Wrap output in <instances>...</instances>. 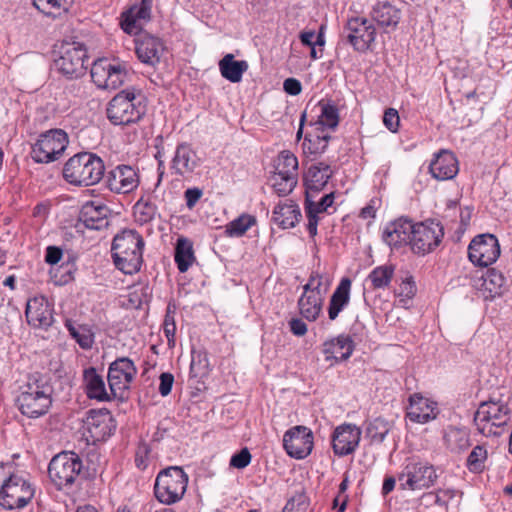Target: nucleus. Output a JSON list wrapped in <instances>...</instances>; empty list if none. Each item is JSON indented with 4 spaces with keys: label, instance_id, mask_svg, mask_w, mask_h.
<instances>
[{
    "label": "nucleus",
    "instance_id": "nucleus-1",
    "mask_svg": "<svg viewBox=\"0 0 512 512\" xmlns=\"http://www.w3.org/2000/svg\"><path fill=\"white\" fill-rule=\"evenodd\" d=\"M143 246V238L136 230L125 229L115 235L111 253L116 268L124 274L138 272L143 261Z\"/></svg>",
    "mask_w": 512,
    "mask_h": 512
},
{
    "label": "nucleus",
    "instance_id": "nucleus-2",
    "mask_svg": "<svg viewBox=\"0 0 512 512\" xmlns=\"http://www.w3.org/2000/svg\"><path fill=\"white\" fill-rule=\"evenodd\" d=\"M102 159L93 153H78L65 163L64 179L75 186H91L98 183L104 175Z\"/></svg>",
    "mask_w": 512,
    "mask_h": 512
},
{
    "label": "nucleus",
    "instance_id": "nucleus-3",
    "mask_svg": "<svg viewBox=\"0 0 512 512\" xmlns=\"http://www.w3.org/2000/svg\"><path fill=\"white\" fill-rule=\"evenodd\" d=\"M51 403L49 387L41 376L37 373L29 375L16 398L20 412L29 418H38L47 413Z\"/></svg>",
    "mask_w": 512,
    "mask_h": 512
},
{
    "label": "nucleus",
    "instance_id": "nucleus-4",
    "mask_svg": "<svg viewBox=\"0 0 512 512\" xmlns=\"http://www.w3.org/2000/svg\"><path fill=\"white\" fill-rule=\"evenodd\" d=\"M83 468L78 454L64 451L52 458L48 467L50 480L57 489L70 488L79 477Z\"/></svg>",
    "mask_w": 512,
    "mask_h": 512
},
{
    "label": "nucleus",
    "instance_id": "nucleus-5",
    "mask_svg": "<svg viewBox=\"0 0 512 512\" xmlns=\"http://www.w3.org/2000/svg\"><path fill=\"white\" fill-rule=\"evenodd\" d=\"M508 415L509 408L506 403L491 399L480 404L474 415V423L482 435L499 436L498 429L507 423Z\"/></svg>",
    "mask_w": 512,
    "mask_h": 512
},
{
    "label": "nucleus",
    "instance_id": "nucleus-6",
    "mask_svg": "<svg viewBox=\"0 0 512 512\" xmlns=\"http://www.w3.org/2000/svg\"><path fill=\"white\" fill-rule=\"evenodd\" d=\"M35 489L23 476L10 473L0 488V505L8 510L23 508L33 498Z\"/></svg>",
    "mask_w": 512,
    "mask_h": 512
},
{
    "label": "nucleus",
    "instance_id": "nucleus-7",
    "mask_svg": "<svg viewBox=\"0 0 512 512\" xmlns=\"http://www.w3.org/2000/svg\"><path fill=\"white\" fill-rule=\"evenodd\" d=\"M438 478L433 465L425 461H410L398 474L399 489L421 490L433 486Z\"/></svg>",
    "mask_w": 512,
    "mask_h": 512
},
{
    "label": "nucleus",
    "instance_id": "nucleus-8",
    "mask_svg": "<svg viewBox=\"0 0 512 512\" xmlns=\"http://www.w3.org/2000/svg\"><path fill=\"white\" fill-rule=\"evenodd\" d=\"M87 52L82 43H64L60 48V56L55 60V68L68 79L79 78L85 74Z\"/></svg>",
    "mask_w": 512,
    "mask_h": 512
},
{
    "label": "nucleus",
    "instance_id": "nucleus-9",
    "mask_svg": "<svg viewBox=\"0 0 512 512\" xmlns=\"http://www.w3.org/2000/svg\"><path fill=\"white\" fill-rule=\"evenodd\" d=\"M135 99V94L127 90L115 95L106 109L110 122L114 125H128L138 121L143 114V109L135 104Z\"/></svg>",
    "mask_w": 512,
    "mask_h": 512
},
{
    "label": "nucleus",
    "instance_id": "nucleus-10",
    "mask_svg": "<svg viewBox=\"0 0 512 512\" xmlns=\"http://www.w3.org/2000/svg\"><path fill=\"white\" fill-rule=\"evenodd\" d=\"M67 144V134L63 130H50L32 146L31 157L38 163L55 161L63 154Z\"/></svg>",
    "mask_w": 512,
    "mask_h": 512
},
{
    "label": "nucleus",
    "instance_id": "nucleus-11",
    "mask_svg": "<svg viewBox=\"0 0 512 512\" xmlns=\"http://www.w3.org/2000/svg\"><path fill=\"white\" fill-rule=\"evenodd\" d=\"M444 236L443 227L434 221L413 223L410 246L414 253L425 255L433 251Z\"/></svg>",
    "mask_w": 512,
    "mask_h": 512
},
{
    "label": "nucleus",
    "instance_id": "nucleus-12",
    "mask_svg": "<svg viewBox=\"0 0 512 512\" xmlns=\"http://www.w3.org/2000/svg\"><path fill=\"white\" fill-rule=\"evenodd\" d=\"M91 78L100 89H117L127 78V70L120 64H113L107 58H100L93 62Z\"/></svg>",
    "mask_w": 512,
    "mask_h": 512
},
{
    "label": "nucleus",
    "instance_id": "nucleus-13",
    "mask_svg": "<svg viewBox=\"0 0 512 512\" xmlns=\"http://www.w3.org/2000/svg\"><path fill=\"white\" fill-rule=\"evenodd\" d=\"M136 373V367L129 358L123 357L112 362L107 375L111 395L114 398H122Z\"/></svg>",
    "mask_w": 512,
    "mask_h": 512
},
{
    "label": "nucleus",
    "instance_id": "nucleus-14",
    "mask_svg": "<svg viewBox=\"0 0 512 512\" xmlns=\"http://www.w3.org/2000/svg\"><path fill=\"white\" fill-rule=\"evenodd\" d=\"M500 255L497 238L492 234L476 236L468 247L470 261L478 266L487 267L494 263Z\"/></svg>",
    "mask_w": 512,
    "mask_h": 512
},
{
    "label": "nucleus",
    "instance_id": "nucleus-15",
    "mask_svg": "<svg viewBox=\"0 0 512 512\" xmlns=\"http://www.w3.org/2000/svg\"><path fill=\"white\" fill-rule=\"evenodd\" d=\"M84 427L93 442L104 441L114 433L116 422L108 409H91L87 412Z\"/></svg>",
    "mask_w": 512,
    "mask_h": 512
},
{
    "label": "nucleus",
    "instance_id": "nucleus-16",
    "mask_svg": "<svg viewBox=\"0 0 512 512\" xmlns=\"http://www.w3.org/2000/svg\"><path fill=\"white\" fill-rule=\"evenodd\" d=\"M283 446L291 457L304 459L313 449V433L305 426H295L285 432Z\"/></svg>",
    "mask_w": 512,
    "mask_h": 512
},
{
    "label": "nucleus",
    "instance_id": "nucleus-17",
    "mask_svg": "<svg viewBox=\"0 0 512 512\" xmlns=\"http://www.w3.org/2000/svg\"><path fill=\"white\" fill-rule=\"evenodd\" d=\"M188 476L179 466H170L162 469V504H173L179 501L187 488Z\"/></svg>",
    "mask_w": 512,
    "mask_h": 512
},
{
    "label": "nucleus",
    "instance_id": "nucleus-18",
    "mask_svg": "<svg viewBox=\"0 0 512 512\" xmlns=\"http://www.w3.org/2000/svg\"><path fill=\"white\" fill-rule=\"evenodd\" d=\"M345 29L348 31L349 43L358 51H366L375 41L376 29L364 17H354L348 20Z\"/></svg>",
    "mask_w": 512,
    "mask_h": 512
},
{
    "label": "nucleus",
    "instance_id": "nucleus-19",
    "mask_svg": "<svg viewBox=\"0 0 512 512\" xmlns=\"http://www.w3.org/2000/svg\"><path fill=\"white\" fill-rule=\"evenodd\" d=\"M361 430L355 424L345 423L337 426L332 434V448L335 455L343 457L352 454L359 445Z\"/></svg>",
    "mask_w": 512,
    "mask_h": 512
},
{
    "label": "nucleus",
    "instance_id": "nucleus-20",
    "mask_svg": "<svg viewBox=\"0 0 512 512\" xmlns=\"http://www.w3.org/2000/svg\"><path fill=\"white\" fill-rule=\"evenodd\" d=\"M411 233H413L412 220L399 218L385 225L382 240L390 248H399L405 244H410Z\"/></svg>",
    "mask_w": 512,
    "mask_h": 512
},
{
    "label": "nucleus",
    "instance_id": "nucleus-21",
    "mask_svg": "<svg viewBox=\"0 0 512 512\" xmlns=\"http://www.w3.org/2000/svg\"><path fill=\"white\" fill-rule=\"evenodd\" d=\"M152 0H141V3L132 5L121 15V28L130 35H136L142 24L150 19Z\"/></svg>",
    "mask_w": 512,
    "mask_h": 512
},
{
    "label": "nucleus",
    "instance_id": "nucleus-22",
    "mask_svg": "<svg viewBox=\"0 0 512 512\" xmlns=\"http://www.w3.org/2000/svg\"><path fill=\"white\" fill-rule=\"evenodd\" d=\"M29 325L34 328H48L53 323L52 308L44 296H38L27 302L25 310Z\"/></svg>",
    "mask_w": 512,
    "mask_h": 512
},
{
    "label": "nucleus",
    "instance_id": "nucleus-23",
    "mask_svg": "<svg viewBox=\"0 0 512 512\" xmlns=\"http://www.w3.org/2000/svg\"><path fill=\"white\" fill-rule=\"evenodd\" d=\"M136 171L128 165H119L108 174L107 185L112 192L130 193L138 186Z\"/></svg>",
    "mask_w": 512,
    "mask_h": 512
},
{
    "label": "nucleus",
    "instance_id": "nucleus-24",
    "mask_svg": "<svg viewBox=\"0 0 512 512\" xmlns=\"http://www.w3.org/2000/svg\"><path fill=\"white\" fill-rule=\"evenodd\" d=\"M109 208L99 202L90 201L85 203L79 213V221L88 229L101 230L109 224Z\"/></svg>",
    "mask_w": 512,
    "mask_h": 512
},
{
    "label": "nucleus",
    "instance_id": "nucleus-25",
    "mask_svg": "<svg viewBox=\"0 0 512 512\" xmlns=\"http://www.w3.org/2000/svg\"><path fill=\"white\" fill-rule=\"evenodd\" d=\"M433 178L439 181L453 179L459 172V163L455 154L449 150H441L435 154L429 165Z\"/></svg>",
    "mask_w": 512,
    "mask_h": 512
},
{
    "label": "nucleus",
    "instance_id": "nucleus-26",
    "mask_svg": "<svg viewBox=\"0 0 512 512\" xmlns=\"http://www.w3.org/2000/svg\"><path fill=\"white\" fill-rule=\"evenodd\" d=\"M406 417L414 423H427L436 417V403L420 394H413L409 397Z\"/></svg>",
    "mask_w": 512,
    "mask_h": 512
},
{
    "label": "nucleus",
    "instance_id": "nucleus-27",
    "mask_svg": "<svg viewBox=\"0 0 512 512\" xmlns=\"http://www.w3.org/2000/svg\"><path fill=\"white\" fill-rule=\"evenodd\" d=\"M83 385L89 399L101 402L114 399L111 391H107L103 377L97 373L94 367L86 368L83 371Z\"/></svg>",
    "mask_w": 512,
    "mask_h": 512
},
{
    "label": "nucleus",
    "instance_id": "nucleus-28",
    "mask_svg": "<svg viewBox=\"0 0 512 512\" xmlns=\"http://www.w3.org/2000/svg\"><path fill=\"white\" fill-rule=\"evenodd\" d=\"M354 350L353 340L348 335L338 337L323 343L322 352L326 361L335 362L347 360Z\"/></svg>",
    "mask_w": 512,
    "mask_h": 512
},
{
    "label": "nucleus",
    "instance_id": "nucleus-29",
    "mask_svg": "<svg viewBox=\"0 0 512 512\" xmlns=\"http://www.w3.org/2000/svg\"><path fill=\"white\" fill-rule=\"evenodd\" d=\"M371 18L383 28L395 29L401 19V11L389 1H378L370 12Z\"/></svg>",
    "mask_w": 512,
    "mask_h": 512
},
{
    "label": "nucleus",
    "instance_id": "nucleus-30",
    "mask_svg": "<svg viewBox=\"0 0 512 512\" xmlns=\"http://www.w3.org/2000/svg\"><path fill=\"white\" fill-rule=\"evenodd\" d=\"M351 285V280L348 277H344L340 280L331 295L328 306V317L331 321H334L339 316L340 312L348 306L350 302Z\"/></svg>",
    "mask_w": 512,
    "mask_h": 512
},
{
    "label": "nucleus",
    "instance_id": "nucleus-31",
    "mask_svg": "<svg viewBox=\"0 0 512 512\" xmlns=\"http://www.w3.org/2000/svg\"><path fill=\"white\" fill-rule=\"evenodd\" d=\"M333 171L329 164L324 162H318L312 164L306 173L305 183L307 192H319L322 190L329 179L332 177Z\"/></svg>",
    "mask_w": 512,
    "mask_h": 512
},
{
    "label": "nucleus",
    "instance_id": "nucleus-32",
    "mask_svg": "<svg viewBox=\"0 0 512 512\" xmlns=\"http://www.w3.org/2000/svg\"><path fill=\"white\" fill-rule=\"evenodd\" d=\"M301 217V210L293 201L279 203L273 210V221L283 229L295 227Z\"/></svg>",
    "mask_w": 512,
    "mask_h": 512
},
{
    "label": "nucleus",
    "instance_id": "nucleus-33",
    "mask_svg": "<svg viewBox=\"0 0 512 512\" xmlns=\"http://www.w3.org/2000/svg\"><path fill=\"white\" fill-rule=\"evenodd\" d=\"M197 165V156L190 146L183 144L177 147L175 156L172 160V169L177 174L182 176L191 174Z\"/></svg>",
    "mask_w": 512,
    "mask_h": 512
},
{
    "label": "nucleus",
    "instance_id": "nucleus-34",
    "mask_svg": "<svg viewBox=\"0 0 512 512\" xmlns=\"http://www.w3.org/2000/svg\"><path fill=\"white\" fill-rule=\"evenodd\" d=\"M248 63L245 60H235L233 54H226L219 61V70L223 78L232 83L242 80L243 74L248 70Z\"/></svg>",
    "mask_w": 512,
    "mask_h": 512
},
{
    "label": "nucleus",
    "instance_id": "nucleus-35",
    "mask_svg": "<svg viewBox=\"0 0 512 512\" xmlns=\"http://www.w3.org/2000/svg\"><path fill=\"white\" fill-rule=\"evenodd\" d=\"M323 303L324 298L303 290L302 295L298 299L297 305L300 315L307 321L313 322L319 317L323 308Z\"/></svg>",
    "mask_w": 512,
    "mask_h": 512
},
{
    "label": "nucleus",
    "instance_id": "nucleus-36",
    "mask_svg": "<svg viewBox=\"0 0 512 512\" xmlns=\"http://www.w3.org/2000/svg\"><path fill=\"white\" fill-rule=\"evenodd\" d=\"M174 259L181 273L188 271L196 260L191 241L183 237L177 240Z\"/></svg>",
    "mask_w": 512,
    "mask_h": 512
},
{
    "label": "nucleus",
    "instance_id": "nucleus-37",
    "mask_svg": "<svg viewBox=\"0 0 512 512\" xmlns=\"http://www.w3.org/2000/svg\"><path fill=\"white\" fill-rule=\"evenodd\" d=\"M136 53L140 61L149 66H155L160 62L158 41L153 37L145 38L137 43Z\"/></svg>",
    "mask_w": 512,
    "mask_h": 512
},
{
    "label": "nucleus",
    "instance_id": "nucleus-38",
    "mask_svg": "<svg viewBox=\"0 0 512 512\" xmlns=\"http://www.w3.org/2000/svg\"><path fill=\"white\" fill-rule=\"evenodd\" d=\"M332 283V278L328 273H321L319 271H312L309 276L308 282L303 286L305 292H311L325 299Z\"/></svg>",
    "mask_w": 512,
    "mask_h": 512
},
{
    "label": "nucleus",
    "instance_id": "nucleus-39",
    "mask_svg": "<svg viewBox=\"0 0 512 512\" xmlns=\"http://www.w3.org/2000/svg\"><path fill=\"white\" fill-rule=\"evenodd\" d=\"M330 139L331 136L324 131L317 135L307 134L302 143L303 151L305 154L321 155L326 151Z\"/></svg>",
    "mask_w": 512,
    "mask_h": 512
},
{
    "label": "nucleus",
    "instance_id": "nucleus-40",
    "mask_svg": "<svg viewBox=\"0 0 512 512\" xmlns=\"http://www.w3.org/2000/svg\"><path fill=\"white\" fill-rule=\"evenodd\" d=\"M32 3L43 14L56 16L68 11L73 0H32Z\"/></svg>",
    "mask_w": 512,
    "mask_h": 512
},
{
    "label": "nucleus",
    "instance_id": "nucleus-41",
    "mask_svg": "<svg viewBox=\"0 0 512 512\" xmlns=\"http://www.w3.org/2000/svg\"><path fill=\"white\" fill-rule=\"evenodd\" d=\"M156 196L148 197L147 199L141 198L134 206V215L136 218V221L140 222L141 224L147 223L151 221L156 212H157V205H156Z\"/></svg>",
    "mask_w": 512,
    "mask_h": 512
},
{
    "label": "nucleus",
    "instance_id": "nucleus-42",
    "mask_svg": "<svg viewBox=\"0 0 512 512\" xmlns=\"http://www.w3.org/2000/svg\"><path fill=\"white\" fill-rule=\"evenodd\" d=\"M210 363L208 354L205 351H192L190 374L194 378H203L209 374Z\"/></svg>",
    "mask_w": 512,
    "mask_h": 512
},
{
    "label": "nucleus",
    "instance_id": "nucleus-43",
    "mask_svg": "<svg viewBox=\"0 0 512 512\" xmlns=\"http://www.w3.org/2000/svg\"><path fill=\"white\" fill-rule=\"evenodd\" d=\"M275 169V172L277 173H283L285 175H291L297 178L298 159L290 151L284 150L279 154L277 158Z\"/></svg>",
    "mask_w": 512,
    "mask_h": 512
},
{
    "label": "nucleus",
    "instance_id": "nucleus-44",
    "mask_svg": "<svg viewBox=\"0 0 512 512\" xmlns=\"http://www.w3.org/2000/svg\"><path fill=\"white\" fill-rule=\"evenodd\" d=\"M393 274L394 268L391 265H383L374 268L370 272L368 279L374 289H381L390 284Z\"/></svg>",
    "mask_w": 512,
    "mask_h": 512
},
{
    "label": "nucleus",
    "instance_id": "nucleus-45",
    "mask_svg": "<svg viewBox=\"0 0 512 512\" xmlns=\"http://www.w3.org/2000/svg\"><path fill=\"white\" fill-rule=\"evenodd\" d=\"M271 185L279 196H286L293 191L297 184V178L291 175L274 172L270 177Z\"/></svg>",
    "mask_w": 512,
    "mask_h": 512
},
{
    "label": "nucleus",
    "instance_id": "nucleus-46",
    "mask_svg": "<svg viewBox=\"0 0 512 512\" xmlns=\"http://www.w3.org/2000/svg\"><path fill=\"white\" fill-rule=\"evenodd\" d=\"M256 223L254 216L242 214L226 226V234L230 237H240Z\"/></svg>",
    "mask_w": 512,
    "mask_h": 512
},
{
    "label": "nucleus",
    "instance_id": "nucleus-47",
    "mask_svg": "<svg viewBox=\"0 0 512 512\" xmlns=\"http://www.w3.org/2000/svg\"><path fill=\"white\" fill-rule=\"evenodd\" d=\"M445 441L452 451H462L469 446V435L463 429L450 428L445 434Z\"/></svg>",
    "mask_w": 512,
    "mask_h": 512
},
{
    "label": "nucleus",
    "instance_id": "nucleus-48",
    "mask_svg": "<svg viewBox=\"0 0 512 512\" xmlns=\"http://www.w3.org/2000/svg\"><path fill=\"white\" fill-rule=\"evenodd\" d=\"M321 113L318 117V124L323 128L334 130L339 124V111L332 103H320Z\"/></svg>",
    "mask_w": 512,
    "mask_h": 512
},
{
    "label": "nucleus",
    "instance_id": "nucleus-49",
    "mask_svg": "<svg viewBox=\"0 0 512 512\" xmlns=\"http://www.w3.org/2000/svg\"><path fill=\"white\" fill-rule=\"evenodd\" d=\"M482 286L491 296L500 295L501 289L505 284V277L496 269H489L482 277Z\"/></svg>",
    "mask_w": 512,
    "mask_h": 512
},
{
    "label": "nucleus",
    "instance_id": "nucleus-50",
    "mask_svg": "<svg viewBox=\"0 0 512 512\" xmlns=\"http://www.w3.org/2000/svg\"><path fill=\"white\" fill-rule=\"evenodd\" d=\"M366 431L373 442L382 443L390 431V424L383 418H375L369 423Z\"/></svg>",
    "mask_w": 512,
    "mask_h": 512
},
{
    "label": "nucleus",
    "instance_id": "nucleus-51",
    "mask_svg": "<svg viewBox=\"0 0 512 512\" xmlns=\"http://www.w3.org/2000/svg\"><path fill=\"white\" fill-rule=\"evenodd\" d=\"M486 460L487 450L483 446L477 445L467 458V468L470 472L481 473L485 468Z\"/></svg>",
    "mask_w": 512,
    "mask_h": 512
},
{
    "label": "nucleus",
    "instance_id": "nucleus-52",
    "mask_svg": "<svg viewBox=\"0 0 512 512\" xmlns=\"http://www.w3.org/2000/svg\"><path fill=\"white\" fill-rule=\"evenodd\" d=\"M335 194L333 192L326 194L319 201L315 202L310 200V193L307 192L305 200V211H313V214L318 216L319 213L326 212L329 207L334 203Z\"/></svg>",
    "mask_w": 512,
    "mask_h": 512
},
{
    "label": "nucleus",
    "instance_id": "nucleus-53",
    "mask_svg": "<svg viewBox=\"0 0 512 512\" xmlns=\"http://www.w3.org/2000/svg\"><path fill=\"white\" fill-rule=\"evenodd\" d=\"M70 335L76 340L79 346L83 349H89L93 345V337L89 331L81 328H76L71 320H67L65 323Z\"/></svg>",
    "mask_w": 512,
    "mask_h": 512
},
{
    "label": "nucleus",
    "instance_id": "nucleus-54",
    "mask_svg": "<svg viewBox=\"0 0 512 512\" xmlns=\"http://www.w3.org/2000/svg\"><path fill=\"white\" fill-rule=\"evenodd\" d=\"M251 462V454L247 448H243L240 452L234 454L230 459V466L243 469Z\"/></svg>",
    "mask_w": 512,
    "mask_h": 512
},
{
    "label": "nucleus",
    "instance_id": "nucleus-55",
    "mask_svg": "<svg viewBox=\"0 0 512 512\" xmlns=\"http://www.w3.org/2000/svg\"><path fill=\"white\" fill-rule=\"evenodd\" d=\"M399 115L397 110L389 108L385 111L383 116V123L391 132H396L399 127Z\"/></svg>",
    "mask_w": 512,
    "mask_h": 512
},
{
    "label": "nucleus",
    "instance_id": "nucleus-56",
    "mask_svg": "<svg viewBox=\"0 0 512 512\" xmlns=\"http://www.w3.org/2000/svg\"><path fill=\"white\" fill-rule=\"evenodd\" d=\"M288 325L291 333L298 337L304 336L308 331L306 323L300 318H292Z\"/></svg>",
    "mask_w": 512,
    "mask_h": 512
},
{
    "label": "nucleus",
    "instance_id": "nucleus-57",
    "mask_svg": "<svg viewBox=\"0 0 512 512\" xmlns=\"http://www.w3.org/2000/svg\"><path fill=\"white\" fill-rule=\"evenodd\" d=\"M203 195V191L197 187L189 188L185 191L186 205L192 209Z\"/></svg>",
    "mask_w": 512,
    "mask_h": 512
},
{
    "label": "nucleus",
    "instance_id": "nucleus-58",
    "mask_svg": "<svg viewBox=\"0 0 512 512\" xmlns=\"http://www.w3.org/2000/svg\"><path fill=\"white\" fill-rule=\"evenodd\" d=\"M284 91L292 96L300 94L302 86L299 80L295 78H287L283 83Z\"/></svg>",
    "mask_w": 512,
    "mask_h": 512
},
{
    "label": "nucleus",
    "instance_id": "nucleus-59",
    "mask_svg": "<svg viewBox=\"0 0 512 512\" xmlns=\"http://www.w3.org/2000/svg\"><path fill=\"white\" fill-rule=\"evenodd\" d=\"M62 258V250L56 246H49L46 249L45 261L49 264H57Z\"/></svg>",
    "mask_w": 512,
    "mask_h": 512
},
{
    "label": "nucleus",
    "instance_id": "nucleus-60",
    "mask_svg": "<svg viewBox=\"0 0 512 512\" xmlns=\"http://www.w3.org/2000/svg\"><path fill=\"white\" fill-rule=\"evenodd\" d=\"M164 332L166 335V338L168 340V345L170 347L174 346L175 344V332H176V326L174 321L168 322V317H165L164 320Z\"/></svg>",
    "mask_w": 512,
    "mask_h": 512
},
{
    "label": "nucleus",
    "instance_id": "nucleus-61",
    "mask_svg": "<svg viewBox=\"0 0 512 512\" xmlns=\"http://www.w3.org/2000/svg\"><path fill=\"white\" fill-rule=\"evenodd\" d=\"M308 223H307V230L312 238H314L317 235V227L319 218L318 216L313 214V211H306Z\"/></svg>",
    "mask_w": 512,
    "mask_h": 512
},
{
    "label": "nucleus",
    "instance_id": "nucleus-62",
    "mask_svg": "<svg viewBox=\"0 0 512 512\" xmlns=\"http://www.w3.org/2000/svg\"><path fill=\"white\" fill-rule=\"evenodd\" d=\"M173 383L174 376L171 373H162V397L171 392Z\"/></svg>",
    "mask_w": 512,
    "mask_h": 512
},
{
    "label": "nucleus",
    "instance_id": "nucleus-63",
    "mask_svg": "<svg viewBox=\"0 0 512 512\" xmlns=\"http://www.w3.org/2000/svg\"><path fill=\"white\" fill-rule=\"evenodd\" d=\"M149 452L148 447L146 445L140 446L136 453L135 462L138 468L145 469L147 467V463L143 458V454L147 455Z\"/></svg>",
    "mask_w": 512,
    "mask_h": 512
},
{
    "label": "nucleus",
    "instance_id": "nucleus-64",
    "mask_svg": "<svg viewBox=\"0 0 512 512\" xmlns=\"http://www.w3.org/2000/svg\"><path fill=\"white\" fill-rule=\"evenodd\" d=\"M375 201L371 200L369 204L363 207L360 211V217L367 218H375L376 216V208L374 206Z\"/></svg>",
    "mask_w": 512,
    "mask_h": 512
}]
</instances>
